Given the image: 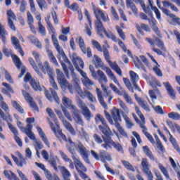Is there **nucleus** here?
I'll use <instances>...</instances> for the list:
<instances>
[{"instance_id": "obj_37", "label": "nucleus", "mask_w": 180, "mask_h": 180, "mask_svg": "<svg viewBox=\"0 0 180 180\" xmlns=\"http://www.w3.org/2000/svg\"><path fill=\"white\" fill-rule=\"evenodd\" d=\"M138 103L141 105L142 109L146 112H150V105H148V103L144 99H138Z\"/></svg>"}, {"instance_id": "obj_27", "label": "nucleus", "mask_w": 180, "mask_h": 180, "mask_svg": "<svg viewBox=\"0 0 180 180\" xmlns=\"http://www.w3.org/2000/svg\"><path fill=\"white\" fill-rule=\"evenodd\" d=\"M108 65H110V68H112V70H113V71H115L116 74H118L120 77H123L122 69H120V67H119V65H117V63L109 62Z\"/></svg>"}, {"instance_id": "obj_4", "label": "nucleus", "mask_w": 180, "mask_h": 180, "mask_svg": "<svg viewBox=\"0 0 180 180\" xmlns=\"http://www.w3.org/2000/svg\"><path fill=\"white\" fill-rule=\"evenodd\" d=\"M97 75H98V82L101 85V88L103 91L106 94L108 97V103H111L112 99H113V96L110 95V91H108V89L105 86L104 84H108V77L101 70L97 71Z\"/></svg>"}, {"instance_id": "obj_57", "label": "nucleus", "mask_w": 180, "mask_h": 180, "mask_svg": "<svg viewBox=\"0 0 180 180\" xmlns=\"http://www.w3.org/2000/svg\"><path fill=\"white\" fill-rule=\"evenodd\" d=\"M49 162L50 165L55 169L56 171H58V168L57 167V157L56 158H51Z\"/></svg>"}, {"instance_id": "obj_54", "label": "nucleus", "mask_w": 180, "mask_h": 180, "mask_svg": "<svg viewBox=\"0 0 180 180\" xmlns=\"http://www.w3.org/2000/svg\"><path fill=\"white\" fill-rule=\"evenodd\" d=\"M46 24L48 25V29L50 32L54 34L56 33V30L54 29V27H53V25H51V22H50V15L47 16V18L45 19Z\"/></svg>"}, {"instance_id": "obj_8", "label": "nucleus", "mask_w": 180, "mask_h": 180, "mask_svg": "<svg viewBox=\"0 0 180 180\" xmlns=\"http://www.w3.org/2000/svg\"><path fill=\"white\" fill-rule=\"evenodd\" d=\"M142 171L147 176L148 180H154V176L150 170V163L146 158H143L141 162Z\"/></svg>"}, {"instance_id": "obj_46", "label": "nucleus", "mask_w": 180, "mask_h": 180, "mask_svg": "<svg viewBox=\"0 0 180 180\" xmlns=\"http://www.w3.org/2000/svg\"><path fill=\"white\" fill-rule=\"evenodd\" d=\"M0 106H1L3 110L6 112V113H9V107L6 103L4 102V97L0 94Z\"/></svg>"}, {"instance_id": "obj_48", "label": "nucleus", "mask_w": 180, "mask_h": 180, "mask_svg": "<svg viewBox=\"0 0 180 180\" xmlns=\"http://www.w3.org/2000/svg\"><path fill=\"white\" fill-rule=\"evenodd\" d=\"M134 64H135V67H136V68H141L142 70H143V71H145L146 72V68L144 67V65L143 64V63L141 62V60H140V58H139V57H136L134 59Z\"/></svg>"}, {"instance_id": "obj_61", "label": "nucleus", "mask_w": 180, "mask_h": 180, "mask_svg": "<svg viewBox=\"0 0 180 180\" xmlns=\"http://www.w3.org/2000/svg\"><path fill=\"white\" fill-rule=\"evenodd\" d=\"M91 44L94 47H95V49H96V50H98V51H101V52L103 51V49H102V46H101V44H99L98 41L95 39H92Z\"/></svg>"}, {"instance_id": "obj_58", "label": "nucleus", "mask_w": 180, "mask_h": 180, "mask_svg": "<svg viewBox=\"0 0 180 180\" xmlns=\"http://www.w3.org/2000/svg\"><path fill=\"white\" fill-rule=\"evenodd\" d=\"M123 81L129 91H130L131 94H134V90L133 89V86H131V83H130V80H129V79L127 78H123Z\"/></svg>"}, {"instance_id": "obj_15", "label": "nucleus", "mask_w": 180, "mask_h": 180, "mask_svg": "<svg viewBox=\"0 0 180 180\" xmlns=\"http://www.w3.org/2000/svg\"><path fill=\"white\" fill-rule=\"evenodd\" d=\"M33 129V125L32 124H27L26 127H22L21 131L26 134L29 139L30 140H36V136H34V134L33 131H32V129Z\"/></svg>"}, {"instance_id": "obj_60", "label": "nucleus", "mask_w": 180, "mask_h": 180, "mask_svg": "<svg viewBox=\"0 0 180 180\" xmlns=\"http://www.w3.org/2000/svg\"><path fill=\"white\" fill-rule=\"evenodd\" d=\"M34 141V147L35 148V150H41L43 148L44 146L41 141L36 139H32Z\"/></svg>"}, {"instance_id": "obj_39", "label": "nucleus", "mask_w": 180, "mask_h": 180, "mask_svg": "<svg viewBox=\"0 0 180 180\" xmlns=\"http://www.w3.org/2000/svg\"><path fill=\"white\" fill-rule=\"evenodd\" d=\"M158 168L160 169L162 174L165 176L167 180H172L169 177V174L168 173V170H167V168L162 165L161 163H158Z\"/></svg>"}, {"instance_id": "obj_40", "label": "nucleus", "mask_w": 180, "mask_h": 180, "mask_svg": "<svg viewBox=\"0 0 180 180\" xmlns=\"http://www.w3.org/2000/svg\"><path fill=\"white\" fill-rule=\"evenodd\" d=\"M143 153L151 160V161H155V158H154V155H153V152H151L148 146H143Z\"/></svg>"}, {"instance_id": "obj_5", "label": "nucleus", "mask_w": 180, "mask_h": 180, "mask_svg": "<svg viewBox=\"0 0 180 180\" xmlns=\"http://www.w3.org/2000/svg\"><path fill=\"white\" fill-rule=\"evenodd\" d=\"M56 74L58 77V82L60 84L63 89H68L70 94H74V86L67 82L65 76L63 72H60L59 69L56 70Z\"/></svg>"}, {"instance_id": "obj_12", "label": "nucleus", "mask_w": 180, "mask_h": 180, "mask_svg": "<svg viewBox=\"0 0 180 180\" xmlns=\"http://www.w3.org/2000/svg\"><path fill=\"white\" fill-rule=\"evenodd\" d=\"M103 141L101 144V147L105 148V150H112L113 145L115 144V141L112 139V138H109V136H103Z\"/></svg>"}, {"instance_id": "obj_35", "label": "nucleus", "mask_w": 180, "mask_h": 180, "mask_svg": "<svg viewBox=\"0 0 180 180\" xmlns=\"http://www.w3.org/2000/svg\"><path fill=\"white\" fill-rule=\"evenodd\" d=\"M63 123L65 129H67V130L70 131V133H71L72 136H75V134H77V133L75 132V129H74V127H72V125H71L70 122H68L67 120H63Z\"/></svg>"}, {"instance_id": "obj_18", "label": "nucleus", "mask_w": 180, "mask_h": 180, "mask_svg": "<svg viewBox=\"0 0 180 180\" xmlns=\"http://www.w3.org/2000/svg\"><path fill=\"white\" fill-rule=\"evenodd\" d=\"M102 70H103V71H105L109 78L111 79L112 81H113V82H115V84H116L117 86H119V88H120L121 86L120 83H119V81L116 78V76L115 75V74H113V72H112V70H110V68L108 67H103Z\"/></svg>"}, {"instance_id": "obj_14", "label": "nucleus", "mask_w": 180, "mask_h": 180, "mask_svg": "<svg viewBox=\"0 0 180 180\" xmlns=\"http://www.w3.org/2000/svg\"><path fill=\"white\" fill-rule=\"evenodd\" d=\"M22 95L24 96L25 101H27V102H28L30 104V107L33 108V110H35V112H39V107H37V105L36 103H34L33 98L30 96L29 93L23 91Z\"/></svg>"}, {"instance_id": "obj_62", "label": "nucleus", "mask_w": 180, "mask_h": 180, "mask_svg": "<svg viewBox=\"0 0 180 180\" xmlns=\"http://www.w3.org/2000/svg\"><path fill=\"white\" fill-rule=\"evenodd\" d=\"M156 65L153 68V71L158 75V77H162V72H161V70L160 69V64L158 63H155Z\"/></svg>"}, {"instance_id": "obj_51", "label": "nucleus", "mask_w": 180, "mask_h": 180, "mask_svg": "<svg viewBox=\"0 0 180 180\" xmlns=\"http://www.w3.org/2000/svg\"><path fill=\"white\" fill-rule=\"evenodd\" d=\"M154 42L159 47V49H161V50H163V51H165V46H164V42L161 41L159 38L155 37L154 39Z\"/></svg>"}, {"instance_id": "obj_11", "label": "nucleus", "mask_w": 180, "mask_h": 180, "mask_svg": "<svg viewBox=\"0 0 180 180\" xmlns=\"http://www.w3.org/2000/svg\"><path fill=\"white\" fill-rule=\"evenodd\" d=\"M16 154L19 159H18L16 156L13 155V154H11V157L14 162H15L16 165H18V167H23V165H27V162L26 161L25 157H23V155H22V153H20V152H17Z\"/></svg>"}, {"instance_id": "obj_45", "label": "nucleus", "mask_w": 180, "mask_h": 180, "mask_svg": "<svg viewBox=\"0 0 180 180\" xmlns=\"http://www.w3.org/2000/svg\"><path fill=\"white\" fill-rule=\"evenodd\" d=\"M12 106L19 112V113H25V110L20 106V104L18 103L16 101H11Z\"/></svg>"}, {"instance_id": "obj_64", "label": "nucleus", "mask_w": 180, "mask_h": 180, "mask_svg": "<svg viewBox=\"0 0 180 180\" xmlns=\"http://www.w3.org/2000/svg\"><path fill=\"white\" fill-rule=\"evenodd\" d=\"M37 2L41 11L43 9H47V3H46L45 0H37Z\"/></svg>"}, {"instance_id": "obj_25", "label": "nucleus", "mask_w": 180, "mask_h": 180, "mask_svg": "<svg viewBox=\"0 0 180 180\" xmlns=\"http://www.w3.org/2000/svg\"><path fill=\"white\" fill-rule=\"evenodd\" d=\"M96 94L97 95L98 101L100 103V105H101V106H103L104 109H107L108 105L106 104V103L105 102V100L103 99V96L102 94V91H101V89L96 88Z\"/></svg>"}, {"instance_id": "obj_21", "label": "nucleus", "mask_w": 180, "mask_h": 180, "mask_svg": "<svg viewBox=\"0 0 180 180\" xmlns=\"http://www.w3.org/2000/svg\"><path fill=\"white\" fill-rule=\"evenodd\" d=\"M72 61L73 63V65H75L76 70H79V67L81 68H84V61L81 58L77 56H73L72 57Z\"/></svg>"}, {"instance_id": "obj_47", "label": "nucleus", "mask_w": 180, "mask_h": 180, "mask_svg": "<svg viewBox=\"0 0 180 180\" xmlns=\"http://www.w3.org/2000/svg\"><path fill=\"white\" fill-rule=\"evenodd\" d=\"M129 75L131 77V82H132V84L137 83L139 82V79H140V78L137 75V73L134 72L133 70H131L129 72Z\"/></svg>"}, {"instance_id": "obj_7", "label": "nucleus", "mask_w": 180, "mask_h": 180, "mask_svg": "<svg viewBox=\"0 0 180 180\" xmlns=\"http://www.w3.org/2000/svg\"><path fill=\"white\" fill-rule=\"evenodd\" d=\"M78 107L82 110V113L84 117V119L87 120V122H91V117H92V112L88 107L86 104L82 101V100H79L78 101Z\"/></svg>"}, {"instance_id": "obj_55", "label": "nucleus", "mask_w": 180, "mask_h": 180, "mask_svg": "<svg viewBox=\"0 0 180 180\" xmlns=\"http://www.w3.org/2000/svg\"><path fill=\"white\" fill-rule=\"evenodd\" d=\"M122 96H123L124 99H125L127 103H129V105H132L133 100L131 99V97H130V96H129L127 92H126V91H122Z\"/></svg>"}, {"instance_id": "obj_36", "label": "nucleus", "mask_w": 180, "mask_h": 180, "mask_svg": "<svg viewBox=\"0 0 180 180\" xmlns=\"http://www.w3.org/2000/svg\"><path fill=\"white\" fill-rule=\"evenodd\" d=\"M46 53L50 62L52 63V64H54V65H56V67H58V62H57V59L54 57V54H53V52L47 49Z\"/></svg>"}, {"instance_id": "obj_50", "label": "nucleus", "mask_w": 180, "mask_h": 180, "mask_svg": "<svg viewBox=\"0 0 180 180\" xmlns=\"http://www.w3.org/2000/svg\"><path fill=\"white\" fill-rule=\"evenodd\" d=\"M29 61H30V63L32 65L33 70H34V71H36V72H37V74H38V75H39V77H42L41 73H40V72L39 71V68H37L36 63H34V60H33L32 58H30Z\"/></svg>"}, {"instance_id": "obj_9", "label": "nucleus", "mask_w": 180, "mask_h": 180, "mask_svg": "<svg viewBox=\"0 0 180 180\" xmlns=\"http://www.w3.org/2000/svg\"><path fill=\"white\" fill-rule=\"evenodd\" d=\"M31 86H32L33 89L34 91H41V87L40 86V83H39L38 80H36L34 79H32V75L30 73H27L26 75L24 77L25 82H29L30 81Z\"/></svg>"}, {"instance_id": "obj_49", "label": "nucleus", "mask_w": 180, "mask_h": 180, "mask_svg": "<svg viewBox=\"0 0 180 180\" xmlns=\"http://www.w3.org/2000/svg\"><path fill=\"white\" fill-rule=\"evenodd\" d=\"M93 61L96 68H99V67H102L103 65V63H102V60L101 59V58L98 57V56L96 55L94 56Z\"/></svg>"}, {"instance_id": "obj_28", "label": "nucleus", "mask_w": 180, "mask_h": 180, "mask_svg": "<svg viewBox=\"0 0 180 180\" xmlns=\"http://www.w3.org/2000/svg\"><path fill=\"white\" fill-rule=\"evenodd\" d=\"M94 14L96 15V20L103 19V22H108V18H106V15L105 13L102 12L99 8H94Z\"/></svg>"}, {"instance_id": "obj_42", "label": "nucleus", "mask_w": 180, "mask_h": 180, "mask_svg": "<svg viewBox=\"0 0 180 180\" xmlns=\"http://www.w3.org/2000/svg\"><path fill=\"white\" fill-rule=\"evenodd\" d=\"M12 58L15 67L18 68V70H20V68L22 67V60H20L19 56L14 55L12 56Z\"/></svg>"}, {"instance_id": "obj_41", "label": "nucleus", "mask_w": 180, "mask_h": 180, "mask_svg": "<svg viewBox=\"0 0 180 180\" xmlns=\"http://www.w3.org/2000/svg\"><path fill=\"white\" fill-rule=\"evenodd\" d=\"M4 174L8 180H17L18 179L16 174L11 171L4 170Z\"/></svg>"}, {"instance_id": "obj_20", "label": "nucleus", "mask_w": 180, "mask_h": 180, "mask_svg": "<svg viewBox=\"0 0 180 180\" xmlns=\"http://www.w3.org/2000/svg\"><path fill=\"white\" fill-rule=\"evenodd\" d=\"M163 85L165 87L166 90L167 91L168 95L171 98V99L175 101V99H176L175 91H174V89L172 88V86H171V84H169V82H164Z\"/></svg>"}, {"instance_id": "obj_2", "label": "nucleus", "mask_w": 180, "mask_h": 180, "mask_svg": "<svg viewBox=\"0 0 180 180\" xmlns=\"http://www.w3.org/2000/svg\"><path fill=\"white\" fill-rule=\"evenodd\" d=\"M111 116L115 122V126L117 129L118 131L120 133L123 137L127 138V133L124 131V129L120 126V122H122V117H120V110L114 109L111 112Z\"/></svg>"}, {"instance_id": "obj_17", "label": "nucleus", "mask_w": 180, "mask_h": 180, "mask_svg": "<svg viewBox=\"0 0 180 180\" xmlns=\"http://www.w3.org/2000/svg\"><path fill=\"white\" fill-rule=\"evenodd\" d=\"M11 42L14 49L20 53L22 57H23V56H25V52H23V50L22 49V46H20V44L19 43V39H18L16 37H12Z\"/></svg>"}, {"instance_id": "obj_3", "label": "nucleus", "mask_w": 180, "mask_h": 180, "mask_svg": "<svg viewBox=\"0 0 180 180\" xmlns=\"http://www.w3.org/2000/svg\"><path fill=\"white\" fill-rule=\"evenodd\" d=\"M75 89L77 92L78 95H79V96L82 98V99H85V98H87L88 101L91 102V103H96V102H98L96 97H95L94 95L91 93V91L88 90H84L82 91V89L78 83L75 84Z\"/></svg>"}, {"instance_id": "obj_1", "label": "nucleus", "mask_w": 180, "mask_h": 180, "mask_svg": "<svg viewBox=\"0 0 180 180\" xmlns=\"http://www.w3.org/2000/svg\"><path fill=\"white\" fill-rule=\"evenodd\" d=\"M66 142L70 143V146H68V150L70 154H74L75 148H77L84 162L86 164H91V160H89V155L88 154V150L82 143H79L76 144L75 143L72 142V140L70 138L67 139Z\"/></svg>"}, {"instance_id": "obj_59", "label": "nucleus", "mask_w": 180, "mask_h": 180, "mask_svg": "<svg viewBox=\"0 0 180 180\" xmlns=\"http://www.w3.org/2000/svg\"><path fill=\"white\" fill-rule=\"evenodd\" d=\"M82 83L86 87L92 86L94 85V82L89 79V77H86L84 79H82Z\"/></svg>"}, {"instance_id": "obj_63", "label": "nucleus", "mask_w": 180, "mask_h": 180, "mask_svg": "<svg viewBox=\"0 0 180 180\" xmlns=\"http://www.w3.org/2000/svg\"><path fill=\"white\" fill-rule=\"evenodd\" d=\"M95 122L96 124L99 123V122H101L102 124H105L106 123V121L105 120V118H103V116H102L101 114H97L95 117Z\"/></svg>"}, {"instance_id": "obj_52", "label": "nucleus", "mask_w": 180, "mask_h": 180, "mask_svg": "<svg viewBox=\"0 0 180 180\" xmlns=\"http://www.w3.org/2000/svg\"><path fill=\"white\" fill-rule=\"evenodd\" d=\"M30 40H31L32 43L36 46L38 49H41V44L40 43V41L34 36L30 37Z\"/></svg>"}, {"instance_id": "obj_29", "label": "nucleus", "mask_w": 180, "mask_h": 180, "mask_svg": "<svg viewBox=\"0 0 180 180\" xmlns=\"http://www.w3.org/2000/svg\"><path fill=\"white\" fill-rule=\"evenodd\" d=\"M0 36L4 44H6V36H8V31L5 29V26L0 22Z\"/></svg>"}, {"instance_id": "obj_34", "label": "nucleus", "mask_w": 180, "mask_h": 180, "mask_svg": "<svg viewBox=\"0 0 180 180\" xmlns=\"http://www.w3.org/2000/svg\"><path fill=\"white\" fill-rule=\"evenodd\" d=\"M60 172L64 180H70V177L71 176V172H70V171H68V169H67L65 167H60Z\"/></svg>"}, {"instance_id": "obj_56", "label": "nucleus", "mask_w": 180, "mask_h": 180, "mask_svg": "<svg viewBox=\"0 0 180 180\" xmlns=\"http://www.w3.org/2000/svg\"><path fill=\"white\" fill-rule=\"evenodd\" d=\"M169 119H172V120H180V115L176 112H172L168 114Z\"/></svg>"}, {"instance_id": "obj_22", "label": "nucleus", "mask_w": 180, "mask_h": 180, "mask_svg": "<svg viewBox=\"0 0 180 180\" xmlns=\"http://www.w3.org/2000/svg\"><path fill=\"white\" fill-rule=\"evenodd\" d=\"M103 125H99L98 129L104 136L106 137H110L112 136V131L110 130V128L108 126V124L106 122L105 124H102Z\"/></svg>"}, {"instance_id": "obj_32", "label": "nucleus", "mask_w": 180, "mask_h": 180, "mask_svg": "<svg viewBox=\"0 0 180 180\" xmlns=\"http://www.w3.org/2000/svg\"><path fill=\"white\" fill-rule=\"evenodd\" d=\"M136 30L142 36H144V32L143 30H145V32H150L151 29H150V27L144 23L141 24V27L139 25H136Z\"/></svg>"}, {"instance_id": "obj_6", "label": "nucleus", "mask_w": 180, "mask_h": 180, "mask_svg": "<svg viewBox=\"0 0 180 180\" xmlns=\"http://www.w3.org/2000/svg\"><path fill=\"white\" fill-rule=\"evenodd\" d=\"M55 49H56L59 54L58 58L59 61H60L61 58H63V61H65V63H66V64L68 65L70 71H71L72 72V75H75V73L74 72V66H72V65L71 64V62H70V60H68V58H67V56H65V53H64V50H63L62 48L60 47V45L55 46Z\"/></svg>"}, {"instance_id": "obj_53", "label": "nucleus", "mask_w": 180, "mask_h": 180, "mask_svg": "<svg viewBox=\"0 0 180 180\" xmlns=\"http://www.w3.org/2000/svg\"><path fill=\"white\" fill-rule=\"evenodd\" d=\"M122 164L124 165V167L127 169H129V171H131L132 172H134L136 169H134V167L130 162L126 160H122Z\"/></svg>"}, {"instance_id": "obj_10", "label": "nucleus", "mask_w": 180, "mask_h": 180, "mask_svg": "<svg viewBox=\"0 0 180 180\" xmlns=\"http://www.w3.org/2000/svg\"><path fill=\"white\" fill-rule=\"evenodd\" d=\"M72 158L73 160L75 167L76 170L77 171H83L84 172H86L87 169L86 167L84 166L82 162L79 160V158L77 157L75 153L72 154Z\"/></svg>"}, {"instance_id": "obj_16", "label": "nucleus", "mask_w": 180, "mask_h": 180, "mask_svg": "<svg viewBox=\"0 0 180 180\" xmlns=\"http://www.w3.org/2000/svg\"><path fill=\"white\" fill-rule=\"evenodd\" d=\"M72 115L75 122H76L77 124H79L80 126H84V120H82V117H81V115H79V110H78L77 107H72Z\"/></svg>"}, {"instance_id": "obj_38", "label": "nucleus", "mask_w": 180, "mask_h": 180, "mask_svg": "<svg viewBox=\"0 0 180 180\" xmlns=\"http://www.w3.org/2000/svg\"><path fill=\"white\" fill-rule=\"evenodd\" d=\"M50 126H51L53 131H54V133L56 134V136H57V137H59L58 136H60V137H61V139H63V140H64V141H68L67 136L65 135H64V134H63L61 130H58L57 131H56V128H54L53 127V122H50Z\"/></svg>"}, {"instance_id": "obj_24", "label": "nucleus", "mask_w": 180, "mask_h": 180, "mask_svg": "<svg viewBox=\"0 0 180 180\" xmlns=\"http://www.w3.org/2000/svg\"><path fill=\"white\" fill-rule=\"evenodd\" d=\"M51 92L53 97H51V96H50L48 91H45V95H46L47 99H49L50 101V102H53V98L54 101L56 102V103H60V98H58V96H57V92H56V91L53 90V89H51Z\"/></svg>"}, {"instance_id": "obj_44", "label": "nucleus", "mask_w": 180, "mask_h": 180, "mask_svg": "<svg viewBox=\"0 0 180 180\" xmlns=\"http://www.w3.org/2000/svg\"><path fill=\"white\" fill-rule=\"evenodd\" d=\"M169 141L172 143L174 150H176L177 151V153H179V154H180L179 145H178V142H176V140L175 139H174V136H172V135H170Z\"/></svg>"}, {"instance_id": "obj_13", "label": "nucleus", "mask_w": 180, "mask_h": 180, "mask_svg": "<svg viewBox=\"0 0 180 180\" xmlns=\"http://www.w3.org/2000/svg\"><path fill=\"white\" fill-rule=\"evenodd\" d=\"M79 46L84 54H87V57L89 58L92 57V51H91V48L88 47L86 49L85 46V42H84V39L81 37H79Z\"/></svg>"}, {"instance_id": "obj_19", "label": "nucleus", "mask_w": 180, "mask_h": 180, "mask_svg": "<svg viewBox=\"0 0 180 180\" xmlns=\"http://www.w3.org/2000/svg\"><path fill=\"white\" fill-rule=\"evenodd\" d=\"M38 66L44 74H48V75H52L53 70L50 67V64L49 63V62L44 63V65L43 64H41V63H39Z\"/></svg>"}, {"instance_id": "obj_30", "label": "nucleus", "mask_w": 180, "mask_h": 180, "mask_svg": "<svg viewBox=\"0 0 180 180\" xmlns=\"http://www.w3.org/2000/svg\"><path fill=\"white\" fill-rule=\"evenodd\" d=\"M62 102H63V104L64 105V106H65L68 109H72V112H74L73 107L77 108V106L72 105V101H71V99H70L67 97H63L62 98Z\"/></svg>"}, {"instance_id": "obj_26", "label": "nucleus", "mask_w": 180, "mask_h": 180, "mask_svg": "<svg viewBox=\"0 0 180 180\" xmlns=\"http://www.w3.org/2000/svg\"><path fill=\"white\" fill-rule=\"evenodd\" d=\"M95 25L97 29L98 34H99L101 37H103V32L106 30L105 29V27H103L102 22H101V20H96L95 22Z\"/></svg>"}, {"instance_id": "obj_23", "label": "nucleus", "mask_w": 180, "mask_h": 180, "mask_svg": "<svg viewBox=\"0 0 180 180\" xmlns=\"http://www.w3.org/2000/svg\"><path fill=\"white\" fill-rule=\"evenodd\" d=\"M37 130L42 141L49 147V148H50V142L49 141L46 134H44V131H43V129H41V127L37 126Z\"/></svg>"}, {"instance_id": "obj_43", "label": "nucleus", "mask_w": 180, "mask_h": 180, "mask_svg": "<svg viewBox=\"0 0 180 180\" xmlns=\"http://www.w3.org/2000/svg\"><path fill=\"white\" fill-rule=\"evenodd\" d=\"M126 2L127 8H130L133 13H134V15H137V8H136L134 3H133L131 0H126Z\"/></svg>"}, {"instance_id": "obj_33", "label": "nucleus", "mask_w": 180, "mask_h": 180, "mask_svg": "<svg viewBox=\"0 0 180 180\" xmlns=\"http://www.w3.org/2000/svg\"><path fill=\"white\" fill-rule=\"evenodd\" d=\"M149 22V25L150 26H151L153 32H155V33L158 35L160 36V30H158V27H157V20H155V19H152V20H148Z\"/></svg>"}, {"instance_id": "obj_31", "label": "nucleus", "mask_w": 180, "mask_h": 180, "mask_svg": "<svg viewBox=\"0 0 180 180\" xmlns=\"http://www.w3.org/2000/svg\"><path fill=\"white\" fill-rule=\"evenodd\" d=\"M100 158L103 162H106V161H112V157L110 154L105 150L100 151Z\"/></svg>"}]
</instances>
